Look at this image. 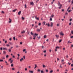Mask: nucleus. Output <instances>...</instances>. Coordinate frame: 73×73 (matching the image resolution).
<instances>
[{"label": "nucleus", "instance_id": "obj_1", "mask_svg": "<svg viewBox=\"0 0 73 73\" xmlns=\"http://www.w3.org/2000/svg\"><path fill=\"white\" fill-rule=\"evenodd\" d=\"M37 36V34L36 33L35 34H34L33 35V39L34 40H35V39L36 38V36Z\"/></svg>", "mask_w": 73, "mask_h": 73}, {"label": "nucleus", "instance_id": "obj_2", "mask_svg": "<svg viewBox=\"0 0 73 73\" xmlns=\"http://www.w3.org/2000/svg\"><path fill=\"white\" fill-rule=\"evenodd\" d=\"M55 36L56 37V38H57V39H58V37H59V35H55Z\"/></svg>", "mask_w": 73, "mask_h": 73}, {"label": "nucleus", "instance_id": "obj_3", "mask_svg": "<svg viewBox=\"0 0 73 73\" xmlns=\"http://www.w3.org/2000/svg\"><path fill=\"white\" fill-rule=\"evenodd\" d=\"M21 12V11H20L18 13V15H20Z\"/></svg>", "mask_w": 73, "mask_h": 73}, {"label": "nucleus", "instance_id": "obj_4", "mask_svg": "<svg viewBox=\"0 0 73 73\" xmlns=\"http://www.w3.org/2000/svg\"><path fill=\"white\" fill-rule=\"evenodd\" d=\"M60 35L62 36H64V33H62V32L61 31L60 33Z\"/></svg>", "mask_w": 73, "mask_h": 73}, {"label": "nucleus", "instance_id": "obj_5", "mask_svg": "<svg viewBox=\"0 0 73 73\" xmlns=\"http://www.w3.org/2000/svg\"><path fill=\"white\" fill-rule=\"evenodd\" d=\"M9 23H11V22L12 21V20L11 19H10V18H9Z\"/></svg>", "mask_w": 73, "mask_h": 73}, {"label": "nucleus", "instance_id": "obj_6", "mask_svg": "<svg viewBox=\"0 0 73 73\" xmlns=\"http://www.w3.org/2000/svg\"><path fill=\"white\" fill-rule=\"evenodd\" d=\"M30 4L31 5H33L34 3L33 2H31L30 3Z\"/></svg>", "mask_w": 73, "mask_h": 73}, {"label": "nucleus", "instance_id": "obj_7", "mask_svg": "<svg viewBox=\"0 0 73 73\" xmlns=\"http://www.w3.org/2000/svg\"><path fill=\"white\" fill-rule=\"evenodd\" d=\"M29 73H33V71H31L30 70H29Z\"/></svg>", "mask_w": 73, "mask_h": 73}, {"label": "nucleus", "instance_id": "obj_8", "mask_svg": "<svg viewBox=\"0 0 73 73\" xmlns=\"http://www.w3.org/2000/svg\"><path fill=\"white\" fill-rule=\"evenodd\" d=\"M13 62V60H11L10 62V64H12V62Z\"/></svg>", "mask_w": 73, "mask_h": 73}, {"label": "nucleus", "instance_id": "obj_9", "mask_svg": "<svg viewBox=\"0 0 73 73\" xmlns=\"http://www.w3.org/2000/svg\"><path fill=\"white\" fill-rule=\"evenodd\" d=\"M52 26H53V23L51 22L50 27H52Z\"/></svg>", "mask_w": 73, "mask_h": 73}, {"label": "nucleus", "instance_id": "obj_10", "mask_svg": "<svg viewBox=\"0 0 73 73\" xmlns=\"http://www.w3.org/2000/svg\"><path fill=\"white\" fill-rule=\"evenodd\" d=\"M25 33V31H21V33H22V34H23V33Z\"/></svg>", "mask_w": 73, "mask_h": 73}, {"label": "nucleus", "instance_id": "obj_11", "mask_svg": "<svg viewBox=\"0 0 73 73\" xmlns=\"http://www.w3.org/2000/svg\"><path fill=\"white\" fill-rule=\"evenodd\" d=\"M16 10H17V9H15L13 10V12H15V11H16Z\"/></svg>", "mask_w": 73, "mask_h": 73}, {"label": "nucleus", "instance_id": "obj_12", "mask_svg": "<svg viewBox=\"0 0 73 73\" xmlns=\"http://www.w3.org/2000/svg\"><path fill=\"white\" fill-rule=\"evenodd\" d=\"M58 6H60V7H62V5L61 4H59V5H58Z\"/></svg>", "mask_w": 73, "mask_h": 73}, {"label": "nucleus", "instance_id": "obj_13", "mask_svg": "<svg viewBox=\"0 0 73 73\" xmlns=\"http://www.w3.org/2000/svg\"><path fill=\"white\" fill-rule=\"evenodd\" d=\"M3 50H8L6 48H3Z\"/></svg>", "mask_w": 73, "mask_h": 73}, {"label": "nucleus", "instance_id": "obj_14", "mask_svg": "<svg viewBox=\"0 0 73 73\" xmlns=\"http://www.w3.org/2000/svg\"><path fill=\"white\" fill-rule=\"evenodd\" d=\"M22 60H23V58H21V59H20V61L21 62Z\"/></svg>", "mask_w": 73, "mask_h": 73}, {"label": "nucleus", "instance_id": "obj_15", "mask_svg": "<svg viewBox=\"0 0 73 73\" xmlns=\"http://www.w3.org/2000/svg\"><path fill=\"white\" fill-rule=\"evenodd\" d=\"M31 35H32V36H33V35H34V34H33V33L32 32H31Z\"/></svg>", "mask_w": 73, "mask_h": 73}, {"label": "nucleus", "instance_id": "obj_16", "mask_svg": "<svg viewBox=\"0 0 73 73\" xmlns=\"http://www.w3.org/2000/svg\"><path fill=\"white\" fill-rule=\"evenodd\" d=\"M5 53H6V52L5 51H4L3 52V54H5Z\"/></svg>", "mask_w": 73, "mask_h": 73}, {"label": "nucleus", "instance_id": "obj_17", "mask_svg": "<svg viewBox=\"0 0 73 73\" xmlns=\"http://www.w3.org/2000/svg\"><path fill=\"white\" fill-rule=\"evenodd\" d=\"M37 31L38 32H40V29H37Z\"/></svg>", "mask_w": 73, "mask_h": 73}, {"label": "nucleus", "instance_id": "obj_18", "mask_svg": "<svg viewBox=\"0 0 73 73\" xmlns=\"http://www.w3.org/2000/svg\"><path fill=\"white\" fill-rule=\"evenodd\" d=\"M56 49H59L60 48V47L58 46H57L56 47Z\"/></svg>", "mask_w": 73, "mask_h": 73}, {"label": "nucleus", "instance_id": "obj_19", "mask_svg": "<svg viewBox=\"0 0 73 73\" xmlns=\"http://www.w3.org/2000/svg\"><path fill=\"white\" fill-rule=\"evenodd\" d=\"M40 72L41 73H44V71L42 70Z\"/></svg>", "mask_w": 73, "mask_h": 73}, {"label": "nucleus", "instance_id": "obj_20", "mask_svg": "<svg viewBox=\"0 0 73 73\" xmlns=\"http://www.w3.org/2000/svg\"><path fill=\"white\" fill-rule=\"evenodd\" d=\"M45 22H44L43 23V25H45Z\"/></svg>", "mask_w": 73, "mask_h": 73}, {"label": "nucleus", "instance_id": "obj_21", "mask_svg": "<svg viewBox=\"0 0 73 73\" xmlns=\"http://www.w3.org/2000/svg\"><path fill=\"white\" fill-rule=\"evenodd\" d=\"M42 67L43 68H45V67H46V66L45 65H43L42 66Z\"/></svg>", "mask_w": 73, "mask_h": 73}, {"label": "nucleus", "instance_id": "obj_22", "mask_svg": "<svg viewBox=\"0 0 73 73\" xmlns=\"http://www.w3.org/2000/svg\"><path fill=\"white\" fill-rule=\"evenodd\" d=\"M53 70H51V71H50V73H53Z\"/></svg>", "mask_w": 73, "mask_h": 73}, {"label": "nucleus", "instance_id": "obj_23", "mask_svg": "<svg viewBox=\"0 0 73 73\" xmlns=\"http://www.w3.org/2000/svg\"><path fill=\"white\" fill-rule=\"evenodd\" d=\"M35 67L34 68V69H35L36 67H37V65H36V64H35Z\"/></svg>", "mask_w": 73, "mask_h": 73}, {"label": "nucleus", "instance_id": "obj_24", "mask_svg": "<svg viewBox=\"0 0 73 73\" xmlns=\"http://www.w3.org/2000/svg\"><path fill=\"white\" fill-rule=\"evenodd\" d=\"M9 57V56L8 55H7L6 56V58H8Z\"/></svg>", "mask_w": 73, "mask_h": 73}, {"label": "nucleus", "instance_id": "obj_25", "mask_svg": "<svg viewBox=\"0 0 73 73\" xmlns=\"http://www.w3.org/2000/svg\"><path fill=\"white\" fill-rule=\"evenodd\" d=\"M13 39L14 40H15L16 38H15V37H13Z\"/></svg>", "mask_w": 73, "mask_h": 73}, {"label": "nucleus", "instance_id": "obj_26", "mask_svg": "<svg viewBox=\"0 0 73 73\" xmlns=\"http://www.w3.org/2000/svg\"><path fill=\"white\" fill-rule=\"evenodd\" d=\"M11 67H13V64H11Z\"/></svg>", "mask_w": 73, "mask_h": 73}, {"label": "nucleus", "instance_id": "obj_27", "mask_svg": "<svg viewBox=\"0 0 73 73\" xmlns=\"http://www.w3.org/2000/svg\"><path fill=\"white\" fill-rule=\"evenodd\" d=\"M46 35H44V38H46Z\"/></svg>", "mask_w": 73, "mask_h": 73}, {"label": "nucleus", "instance_id": "obj_28", "mask_svg": "<svg viewBox=\"0 0 73 73\" xmlns=\"http://www.w3.org/2000/svg\"><path fill=\"white\" fill-rule=\"evenodd\" d=\"M47 26L48 27H50V24H49V23H48L47 24Z\"/></svg>", "mask_w": 73, "mask_h": 73}, {"label": "nucleus", "instance_id": "obj_29", "mask_svg": "<svg viewBox=\"0 0 73 73\" xmlns=\"http://www.w3.org/2000/svg\"><path fill=\"white\" fill-rule=\"evenodd\" d=\"M2 61H3V60L0 59V62H2Z\"/></svg>", "mask_w": 73, "mask_h": 73}, {"label": "nucleus", "instance_id": "obj_30", "mask_svg": "<svg viewBox=\"0 0 73 73\" xmlns=\"http://www.w3.org/2000/svg\"><path fill=\"white\" fill-rule=\"evenodd\" d=\"M50 21H52V18H51L50 19Z\"/></svg>", "mask_w": 73, "mask_h": 73}, {"label": "nucleus", "instance_id": "obj_31", "mask_svg": "<svg viewBox=\"0 0 73 73\" xmlns=\"http://www.w3.org/2000/svg\"><path fill=\"white\" fill-rule=\"evenodd\" d=\"M9 52H11V49H9Z\"/></svg>", "mask_w": 73, "mask_h": 73}, {"label": "nucleus", "instance_id": "obj_32", "mask_svg": "<svg viewBox=\"0 0 73 73\" xmlns=\"http://www.w3.org/2000/svg\"><path fill=\"white\" fill-rule=\"evenodd\" d=\"M62 41V40L61 39L60 40H59V42H61Z\"/></svg>", "mask_w": 73, "mask_h": 73}, {"label": "nucleus", "instance_id": "obj_33", "mask_svg": "<svg viewBox=\"0 0 73 73\" xmlns=\"http://www.w3.org/2000/svg\"><path fill=\"white\" fill-rule=\"evenodd\" d=\"M58 5L60 4V2L59 1H58Z\"/></svg>", "mask_w": 73, "mask_h": 73}, {"label": "nucleus", "instance_id": "obj_34", "mask_svg": "<svg viewBox=\"0 0 73 73\" xmlns=\"http://www.w3.org/2000/svg\"><path fill=\"white\" fill-rule=\"evenodd\" d=\"M40 69H38V72H40Z\"/></svg>", "mask_w": 73, "mask_h": 73}, {"label": "nucleus", "instance_id": "obj_35", "mask_svg": "<svg viewBox=\"0 0 73 73\" xmlns=\"http://www.w3.org/2000/svg\"><path fill=\"white\" fill-rule=\"evenodd\" d=\"M11 60H12V58H10L9 60V61H10Z\"/></svg>", "mask_w": 73, "mask_h": 73}, {"label": "nucleus", "instance_id": "obj_36", "mask_svg": "<svg viewBox=\"0 0 73 73\" xmlns=\"http://www.w3.org/2000/svg\"><path fill=\"white\" fill-rule=\"evenodd\" d=\"M72 11V10H70L68 11V12H70Z\"/></svg>", "mask_w": 73, "mask_h": 73}, {"label": "nucleus", "instance_id": "obj_37", "mask_svg": "<svg viewBox=\"0 0 73 73\" xmlns=\"http://www.w3.org/2000/svg\"><path fill=\"white\" fill-rule=\"evenodd\" d=\"M6 46H7L8 47V46H9V45L8 44H7Z\"/></svg>", "mask_w": 73, "mask_h": 73}, {"label": "nucleus", "instance_id": "obj_38", "mask_svg": "<svg viewBox=\"0 0 73 73\" xmlns=\"http://www.w3.org/2000/svg\"><path fill=\"white\" fill-rule=\"evenodd\" d=\"M41 23H38V25H41Z\"/></svg>", "mask_w": 73, "mask_h": 73}, {"label": "nucleus", "instance_id": "obj_39", "mask_svg": "<svg viewBox=\"0 0 73 73\" xmlns=\"http://www.w3.org/2000/svg\"><path fill=\"white\" fill-rule=\"evenodd\" d=\"M22 20H24V18L23 17H22Z\"/></svg>", "mask_w": 73, "mask_h": 73}, {"label": "nucleus", "instance_id": "obj_40", "mask_svg": "<svg viewBox=\"0 0 73 73\" xmlns=\"http://www.w3.org/2000/svg\"><path fill=\"white\" fill-rule=\"evenodd\" d=\"M26 50V49H24L23 50V52H25V51Z\"/></svg>", "mask_w": 73, "mask_h": 73}, {"label": "nucleus", "instance_id": "obj_41", "mask_svg": "<svg viewBox=\"0 0 73 73\" xmlns=\"http://www.w3.org/2000/svg\"><path fill=\"white\" fill-rule=\"evenodd\" d=\"M72 25V23L70 22L69 23V25Z\"/></svg>", "mask_w": 73, "mask_h": 73}, {"label": "nucleus", "instance_id": "obj_42", "mask_svg": "<svg viewBox=\"0 0 73 73\" xmlns=\"http://www.w3.org/2000/svg\"><path fill=\"white\" fill-rule=\"evenodd\" d=\"M62 6H60L59 7V9H61V7H62Z\"/></svg>", "mask_w": 73, "mask_h": 73}, {"label": "nucleus", "instance_id": "obj_43", "mask_svg": "<svg viewBox=\"0 0 73 73\" xmlns=\"http://www.w3.org/2000/svg\"><path fill=\"white\" fill-rule=\"evenodd\" d=\"M1 13H4V11H1Z\"/></svg>", "mask_w": 73, "mask_h": 73}, {"label": "nucleus", "instance_id": "obj_44", "mask_svg": "<svg viewBox=\"0 0 73 73\" xmlns=\"http://www.w3.org/2000/svg\"><path fill=\"white\" fill-rule=\"evenodd\" d=\"M46 72H48V70H46Z\"/></svg>", "mask_w": 73, "mask_h": 73}, {"label": "nucleus", "instance_id": "obj_45", "mask_svg": "<svg viewBox=\"0 0 73 73\" xmlns=\"http://www.w3.org/2000/svg\"><path fill=\"white\" fill-rule=\"evenodd\" d=\"M25 8H27V5H26V4L25 5Z\"/></svg>", "mask_w": 73, "mask_h": 73}, {"label": "nucleus", "instance_id": "obj_46", "mask_svg": "<svg viewBox=\"0 0 73 73\" xmlns=\"http://www.w3.org/2000/svg\"><path fill=\"white\" fill-rule=\"evenodd\" d=\"M23 58L24 59H25V56H23Z\"/></svg>", "mask_w": 73, "mask_h": 73}, {"label": "nucleus", "instance_id": "obj_47", "mask_svg": "<svg viewBox=\"0 0 73 73\" xmlns=\"http://www.w3.org/2000/svg\"><path fill=\"white\" fill-rule=\"evenodd\" d=\"M46 50H45L43 51L44 53H46Z\"/></svg>", "mask_w": 73, "mask_h": 73}, {"label": "nucleus", "instance_id": "obj_48", "mask_svg": "<svg viewBox=\"0 0 73 73\" xmlns=\"http://www.w3.org/2000/svg\"><path fill=\"white\" fill-rule=\"evenodd\" d=\"M57 26H60V24H58L57 25Z\"/></svg>", "mask_w": 73, "mask_h": 73}, {"label": "nucleus", "instance_id": "obj_49", "mask_svg": "<svg viewBox=\"0 0 73 73\" xmlns=\"http://www.w3.org/2000/svg\"><path fill=\"white\" fill-rule=\"evenodd\" d=\"M12 70H15V68H12Z\"/></svg>", "mask_w": 73, "mask_h": 73}, {"label": "nucleus", "instance_id": "obj_50", "mask_svg": "<svg viewBox=\"0 0 73 73\" xmlns=\"http://www.w3.org/2000/svg\"><path fill=\"white\" fill-rule=\"evenodd\" d=\"M9 44H10V45H12V43L9 42Z\"/></svg>", "mask_w": 73, "mask_h": 73}, {"label": "nucleus", "instance_id": "obj_51", "mask_svg": "<svg viewBox=\"0 0 73 73\" xmlns=\"http://www.w3.org/2000/svg\"><path fill=\"white\" fill-rule=\"evenodd\" d=\"M25 70L27 71V68H26L25 69Z\"/></svg>", "mask_w": 73, "mask_h": 73}, {"label": "nucleus", "instance_id": "obj_52", "mask_svg": "<svg viewBox=\"0 0 73 73\" xmlns=\"http://www.w3.org/2000/svg\"><path fill=\"white\" fill-rule=\"evenodd\" d=\"M70 9V7H68V8L67 9V11H68V9Z\"/></svg>", "mask_w": 73, "mask_h": 73}, {"label": "nucleus", "instance_id": "obj_53", "mask_svg": "<svg viewBox=\"0 0 73 73\" xmlns=\"http://www.w3.org/2000/svg\"><path fill=\"white\" fill-rule=\"evenodd\" d=\"M60 68H62V66H61V65H60Z\"/></svg>", "mask_w": 73, "mask_h": 73}, {"label": "nucleus", "instance_id": "obj_54", "mask_svg": "<svg viewBox=\"0 0 73 73\" xmlns=\"http://www.w3.org/2000/svg\"><path fill=\"white\" fill-rule=\"evenodd\" d=\"M72 43V42H70V41L69 40L68 41V43Z\"/></svg>", "mask_w": 73, "mask_h": 73}, {"label": "nucleus", "instance_id": "obj_55", "mask_svg": "<svg viewBox=\"0 0 73 73\" xmlns=\"http://www.w3.org/2000/svg\"><path fill=\"white\" fill-rule=\"evenodd\" d=\"M72 19H70V21H72Z\"/></svg>", "mask_w": 73, "mask_h": 73}, {"label": "nucleus", "instance_id": "obj_56", "mask_svg": "<svg viewBox=\"0 0 73 73\" xmlns=\"http://www.w3.org/2000/svg\"><path fill=\"white\" fill-rule=\"evenodd\" d=\"M20 44H21V45L23 44V43L21 42H20Z\"/></svg>", "mask_w": 73, "mask_h": 73}, {"label": "nucleus", "instance_id": "obj_57", "mask_svg": "<svg viewBox=\"0 0 73 73\" xmlns=\"http://www.w3.org/2000/svg\"><path fill=\"white\" fill-rule=\"evenodd\" d=\"M63 50H65V48H64L63 49Z\"/></svg>", "mask_w": 73, "mask_h": 73}, {"label": "nucleus", "instance_id": "obj_58", "mask_svg": "<svg viewBox=\"0 0 73 73\" xmlns=\"http://www.w3.org/2000/svg\"><path fill=\"white\" fill-rule=\"evenodd\" d=\"M13 58H15V56H13Z\"/></svg>", "mask_w": 73, "mask_h": 73}, {"label": "nucleus", "instance_id": "obj_59", "mask_svg": "<svg viewBox=\"0 0 73 73\" xmlns=\"http://www.w3.org/2000/svg\"><path fill=\"white\" fill-rule=\"evenodd\" d=\"M54 17V15H52L51 16L52 17Z\"/></svg>", "mask_w": 73, "mask_h": 73}, {"label": "nucleus", "instance_id": "obj_60", "mask_svg": "<svg viewBox=\"0 0 73 73\" xmlns=\"http://www.w3.org/2000/svg\"><path fill=\"white\" fill-rule=\"evenodd\" d=\"M72 3H71V4H72L73 3V0H72Z\"/></svg>", "mask_w": 73, "mask_h": 73}, {"label": "nucleus", "instance_id": "obj_61", "mask_svg": "<svg viewBox=\"0 0 73 73\" xmlns=\"http://www.w3.org/2000/svg\"><path fill=\"white\" fill-rule=\"evenodd\" d=\"M57 61H59V59L58 58H57Z\"/></svg>", "mask_w": 73, "mask_h": 73}, {"label": "nucleus", "instance_id": "obj_62", "mask_svg": "<svg viewBox=\"0 0 73 73\" xmlns=\"http://www.w3.org/2000/svg\"><path fill=\"white\" fill-rule=\"evenodd\" d=\"M7 40H6L5 41V43H7Z\"/></svg>", "mask_w": 73, "mask_h": 73}, {"label": "nucleus", "instance_id": "obj_63", "mask_svg": "<svg viewBox=\"0 0 73 73\" xmlns=\"http://www.w3.org/2000/svg\"><path fill=\"white\" fill-rule=\"evenodd\" d=\"M73 38V36H72L71 37V38Z\"/></svg>", "mask_w": 73, "mask_h": 73}, {"label": "nucleus", "instance_id": "obj_64", "mask_svg": "<svg viewBox=\"0 0 73 73\" xmlns=\"http://www.w3.org/2000/svg\"><path fill=\"white\" fill-rule=\"evenodd\" d=\"M71 66H73V64H71Z\"/></svg>", "mask_w": 73, "mask_h": 73}]
</instances>
